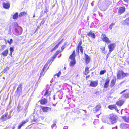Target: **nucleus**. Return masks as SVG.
I'll list each match as a JSON object with an SVG mask.
<instances>
[{"instance_id":"nucleus-1","label":"nucleus","mask_w":129,"mask_h":129,"mask_svg":"<svg viewBox=\"0 0 129 129\" xmlns=\"http://www.w3.org/2000/svg\"><path fill=\"white\" fill-rule=\"evenodd\" d=\"M12 30L13 34L16 36L20 35L23 31L22 28L19 26L16 22L13 23L10 25L9 28V32H11Z\"/></svg>"},{"instance_id":"nucleus-2","label":"nucleus","mask_w":129,"mask_h":129,"mask_svg":"<svg viewBox=\"0 0 129 129\" xmlns=\"http://www.w3.org/2000/svg\"><path fill=\"white\" fill-rule=\"evenodd\" d=\"M117 119L118 117L117 116L113 114H112L109 116V121H105V122L109 124H114L117 122Z\"/></svg>"},{"instance_id":"nucleus-3","label":"nucleus","mask_w":129,"mask_h":129,"mask_svg":"<svg viewBox=\"0 0 129 129\" xmlns=\"http://www.w3.org/2000/svg\"><path fill=\"white\" fill-rule=\"evenodd\" d=\"M129 75L128 73H124L123 71L119 70L117 74V79H122L125 77H127Z\"/></svg>"},{"instance_id":"nucleus-4","label":"nucleus","mask_w":129,"mask_h":129,"mask_svg":"<svg viewBox=\"0 0 129 129\" xmlns=\"http://www.w3.org/2000/svg\"><path fill=\"white\" fill-rule=\"evenodd\" d=\"M75 51L74 50L72 54L69 57L70 59L71 60L70 63V65L71 67L73 66L76 64V61L75 60Z\"/></svg>"},{"instance_id":"nucleus-5","label":"nucleus","mask_w":129,"mask_h":129,"mask_svg":"<svg viewBox=\"0 0 129 129\" xmlns=\"http://www.w3.org/2000/svg\"><path fill=\"white\" fill-rule=\"evenodd\" d=\"M112 3L111 1L110 0H104L103 2L102 6L105 10L107 9L108 6Z\"/></svg>"},{"instance_id":"nucleus-6","label":"nucleus","mask_w":129,"mask_h":129,"mask_svg":"<svg viewBox=\"0 0 129 129\" xmlns=\"http://www.w3.org/2000/svg\"><path fill=\"white\" fill-rule=\"evenodd\" d=\"M31 122H37L39 121L38 118V115L36 113H33L31 115Z\"/></svg>"},{"instance_id":"nucleus-7","label":"nucleus","mask_w":129,"mask_h":129,"mask_svg":"<svg viewBox=\"0 0 129 129\" xmlns=\"http://www.w3.org/2000/svg\"><path fill=\"white\" fill-rule=\"evenodd\" d=\"M22 86L23 84L22 83H20L19 84L18 87L17 88L16 91L18 94L19 97L21 95L22 93Z\"/></svg>"},{"instance_id":"nucleus-8","label":"nucleus","mask_w":129,"mask_h":129,"mask_svg":"<svg viewBox=\"0 0 129 129\" xmlns=\"http://www.w3.org/2000/svg\"><path fill=\"white\" fill-rule=\"evenodd\" d=\"M116 46V44L114 43L110 44L108 45V47L109 51V54H110L111 53L114 49Z\"/></svg>"},{"instance_id":"nucleus-9","label":"nucleus","mask_w":129,"mask_h":129,"mask_svg":"<svg viewBox=\"0 0 129 129\" xmlns=\"http://www.w3.org/2000/svg\"><path fill=\"white\" fill-rule=\"evenodd\" d=\"M101 38L103 41L105 42L107 44H108L111 42L109 39L106 36V35L105 34H102L101 36Z\"/></svg>"},{"instance_id":"nucleus-10","label":"nucleus","mask_w":129,"mask_h":129,"mask_svg":"<svg viewBox=\"0 0 129 129\" xmlns=\"http://www.w3.org/2000/svg\"><path fill=\"white\" fill-rule=\"evenodd\" d=\"M125 7H120L119 8L118 13L119 15H121L125 11Z\"/></svg>"},{"instance_id":"nucleus-11","label":"nucleus","mask_w":129,"mask_h":129,"mask_svg":"<svg viewBox=\"0 0 129 129\" xmlns=\"http://www.w3.org/2000/svg\"><path fill=\"white\" fill-rule=\"evenodd\" d=\"M8 113L6 112L4 115L2 116L0 118L1 120L3 121L6 120L7 119V116H8Z\"/></svg>"},{"instance_id":"nucleus-12","label":"nucleus","mask_w":129,"mask_h":129,"mask_svg":"<svg viewBox=\"0 0 129 129\" xmlns=\"http://www.w3.org/2000/svg\"><path fill=\"white\" fill-rule=\"evenodd\" d=\"M3 7L5 9H8L10 6V3L8 1L4 2L3 3Z\"/></svg>"},{"instance_id":"nucleus-13","label":"nucleus","mask_w":129,"mask_h":129,"mask_svg":"<svg viewBox=\"0 0 129 129\" xmlns=\"http://www.w3.org/2000/svg\"><path fill=\"white\" fill-rule=\"evenodd\" d=\"M129 125L126 123H121L120 125V128L122 129H126L128 127Z\"/></svg>"},{"instance_id":"nucleus-14","label":"nucleus","mask_w":129,"mask_h":129,"mask_svg":"<svg viewBox=\"0 0 129 129\" xmlns=\"http://www.w3.org/2000/svg\"><path fill=\"white\" fill-rule=\"evenodd\" d=\"M123 24L129 27V17L122 21Z\"/></svg>"},{"instance_id":"nucleus-15","label":"nucleus","mask_w":129,"mask_h":129,"mask_svg":"<svg viewBox=\"0 0 129 129\" xmlns=\"http://www.w3.org/2000/svg\"><path fill=\"white\" fill-rule=\"evenodd\" d=\"M28 121V119H26V120L22 121L21 123L19 124V126L18 129H20L21 127L25 124Z\"/></svg>"},{"instance_id":"nucleus-16","label":"nucleus","mask_w":129,"mask_h":129,"mask_svg":"<svg viewBox=\"0 0 129 129\" xmlns=\"http://www.w3.org/2000/svg\"><path fill=\"white\" fill-rule=\"evenodd\" d=\"M98 84L97 81H91L90 83V86L91 87H96L97 85Z\"/></svg>"},{"instance_id":"nucleus-17","label":"nucleus","mask_w":129,"mask_h":129,"mask_svg":"<svg viewBox=\"0 0 129 129\" xmlns=\"http://www.w3.org/2000/svg\"><path fill=\"white\" fill-rule=\"evenodd\" d=\"M42 109L44 112H48L49 111H50L51 110V108L45 107H42Z\"/></svg>"},{"instance_id":"nucleus-18","label":"nucleus","mask_w":129,"mask_h":129,"mask_svg":"<svg viewBox=\"0 0 129 129\" xmlns=\"http://www.w3.org/2000/svg\"><path fill=\"white\" fill-rule=\"evenodd\" d=\"M86 35L93 38H94L95 37V34L91 31L89 32V33H87L86 34Z\"/></svg>"},{"instance_id":"nucleus-19","label":"nucleus","mask_w":129,"mask_h":129,"mask_svg":"<svg viewBox=\"0 0 129 129\" xmlns=\"http://www.w3.org/2000/svg\"><path fill=\"white\" fill-rule=\"evenodd\" d=\"M79 50H80V52L82 53H83V49L82 47V46L77 47V48L76 51L78 53V54L79 53Z\"/></svg>"},{"instance_id":"nucleus-20","label":"nucleus","mask_w":129,"mask_h":129,"mask_svg":"<svg viewBox=\"0 0 129 129\" xmlns=\"http://www.w3.org/2000/svg\"><path fill=\"white\" fill-rule=\"evenodd\" d=\"M109 81L110 80L109 79V78L106 79L105 83L104 86V88H107L108 87Z\"/></svg>"},{"instance_id":"nucleus-21","label":"nucleus","mask_w":129,"mask_h":129,"mask_svg":"<svg viewBox=\"0 0 129 129\" xmlns=\"http://www.w3.org/2000/svg\"><path fill=\"white\" fill-rule=\"evenodd\" d=\"M85 55L86 59V62L87 64H88L90 61V58L88 55L85 54Z\"/></svg>"},{"instance_id":"nucleus-22","label":"nucleus","mask_w":129,"mask_h":129,"mask_svg":"<svg viewBox=\"0 0 129 129\" xmlns=\"http://www.w3.org/2000/svg\"><path fill=\"white\" fill-rule=\"evenodd\" d=\"M50 91H49L48 89H46L44 95V96L45 97H47L48 96H50Z\"/></svg>"},{"instance_id":"nucleus-23","label":"nucleus","mask_w":129,"mask_h":129,"mask_svg":"<svg viewBox=\"0 0 129 129\" xmlns=\"http://www.w3.org/2000/svg\"><path fill=\"white\" fill-rule=\"evenodd\" d=\"M116 82V79L115 78L113 79L110 83V87H112L115 85V83Z\"/></svg>"},{"instance_id":"nucleus-24","label":"nucleus","mask_w":129,"mask_h":129,"mask_svg":"<svg viewBox=\"0 0 129 129\" xmlns=\"http://www.w3.org/2000/svg\"><path fill=\"white\" fill-rule=\"evenodd\" d=\"M101 106L100 105H97L96 107L93 109V111L94 112L98 111L101 108Z\"/></svg>"},{"instance_id":"nucleus-25","label":"nucleus","mask_w":129,"mask_h":129,"mask_svg":"<svg viewBox=\"0 0 129 129\" xmlns=\"http://www.w3.org/2000/svg\"><path fill=\"white\" fill-rule=\"evenodd\" d=\"M8 50L6 49L1 54L4 56H6L8 54Z\"/></svg>"},{"instance_id":"nucleus-26","label":"nucleus","mask_w":129,"mask_h":129,"mask_svg":"<svg viewBox=\"0 0 129 129\" xmlns=\"http://www.w3.org/2000/svg\"><path fill=\"white\" fill-rule=\"evenodd\" d=\"M124 103V101L122 100H119L117 102L116 104L117 105L121 106Z\"/></svg>"},{"instance_id":"nucleus-27","label":"nucleus","mask_w":129,"mask_h":129,"mask_svg":"<svg viewBox=\"0 0 129 129\" xmlns=\"http://www.w3.org/2000/svg\"><path fill=\"white\" fill-rule=\"evenodd\" d=\"M47 102V100L45 99L44 98L42 99L40 101V103L41 104H44Z\"/></svg>"},{"instance_id":"nucleus-28","label":"nucleus","mask_w":129,"mask_h":129,"mask_svg":"<svg viewBox=\"0 0 129 129\" xmlns=\"http://www.w3.org/2000/svg\"><path fill=\"white\" fill-rule=\"evenodd\" d=\"M124 121L126 122H129V118L126 116H123L122 117Z\"/></svg>"},{"instance_id":"nucleus-29","label":"nucleus","mask_w":129,"mask_h":129,"mask_svg":"<svg viewBox=\"0 0 129 129\" xmlns=\"http://www.w3.org/2000/svg\"><path fill=\"white\" fill-rule=\"evenodd\" d=\"M60 52V51H56L55 54H54L53 56L52 57V59H53L52 61H53V60L55 59L56 57V56Z\"/></svg>"},{"instance_id":"nucleus-30","label":"nucleus","mask_w":129,"mask_h":129,"mask_svg":"<svg viewBox=\"0 0 129 129\" xmlns=\"http://www.w3.org/2000/svg\"><path fill=\"white\" fill-rule=\"evenodd\" d=\"M61 43V42H59L57 45H56L51 50V52H53L54 50H56L59 46L60 44Z\"/></svg>"},{"instance_id":"nucleus-31","label":"nucleus","mask_w":129,"mask_h":129,"mask_svg":"<svg viewBox=\"0 0 129 129\" xmlns=\"http://www.w3.org/2000/svg\"><path fill=\"white\" fill-rule=\"evenodd\" d=\"M27 14V12L25 11H23L21 12L19 14V16L21 17L23 16H25Z\"/></svg>"},{"instance_id":"nucleus-32","label":"nucleus","mask_w":129,"mask_h":129,"mask_svg":"<svg viewBox=\"0 0 129 129\" xmlns=\"http://www.w3.org/2000/svg\"><path fill=\"white\" fill-rule=\"evenodd\" d=\"M45 72H46L44 70H43V69H42V70L41 71V72L40 73V76L39 77V80L40 78L41 77H42L44 76V74Z\"/></svg>"},{"instance_id":"nucleus-33","label":"nucleus","mask_w":129,"mask_h":129,"mask_svg":"<svg viewBox=\"0 0 129 129\" xmlns=\"http://www.w3.org/2000/svg\"><path fill=\"white\" fill-rule=\"evenodd\" d=\"M61 74V72L60 71H59L58 73L55 74L54 75V79L55 78H56V76H57V78L59 77Z\"/></svg>"},{"instance_id":"nucleus-34","label":"nucleus","mask_w":129,"mask_h":129,"mask_svg":"<svg viewBox=\"0 0 129 129\" xmlns=\"http://www.w3.org/2000/svg\"><path fill=\"white\" fill-rule=\"evenodd\" d=\"M89 68L88 67H85V75H87L89 72Z\"/></svg>"},{"instance_id":"nucleus-35","label":"nucleus","mask_w":129,"mask_h":129,"mask_svg":"<svg viewBox=\"0 0 129 129\" xmlns=\"http://www.w3.org/2000/svg\"><path fill=\"white\" fill-rule=\"evenodd\" d=\"M116 107V105H110L108 106V108L110 109L113 110Z\"/></svg>"},{"instance_id":"nucleus-36","label":"nucleus","mask_w":129,"mask_h":129,"mask_svg":"<svg viewBox=\"0 0 129 129\" xmlns=\"http://www.w3.org/2000/svg\"><path fill=\"white\" fill-rule=\"evenodd\" d=\"M18 13L17 12L15 13L14 15L13 16V18L14 19H16L18 18Z\"/></svg>"},{"instance_id":"nucleus-37","label":"nucleus","mask_w":129,"mask_h":129,"mask_svg":"<svg viewBox=\"0 0 129 129\" xmlns=\"http://www.w3.org/2000/svg\"><path fill=\"white\" fill-rule=\"evenodd\" d=\"M9 69V67L8 66H7L6 68H5L3 71L2 72L4 73L6 71H8Z\"/></svg>"},{"instance_id":"nucleus-38","label":"nucleus","mask_w":129,"mask_h":129,"mask_svg":"<svg viewBox=\"0 0 129 129\" xmlns=\"http://www.w3.org/2000/svg\"><path fill=\"white\" fill-rule=\"evenodd\" d=\"M48 64L47 63H46L43 68V70H45V72H46L48 69L47 68L48 67Z\"/></svg>"},{"instance_id":"nucleus-39","label":"nucleus","mask_w":129,"mask_h":129,"mask_svg":"<svg viewBox=\"0 0 129 129\" xmlns=\"http://www.w3.org/2000/svg\"><path fill=\"white\" fill-rule=\"evenodd\" d=\"M122 97L125 98H129V93H125L123 95Z\"/></svg>"},{"instance_id":"nucleus-40","label":"nucleus","mask_w":129,"mask_h":129,"mask_svg":"<svg viewBox=\"0 0 129 129\" xmlns=\"http://www.w3.org/2000/svg\"><path fill=\"white\" fill-rule=\"evenodd\" d=\"M56 123H55L51 125L52 129H56V125L55 124Z\"/></svg>"},{"instance_id":"nucleus-41","label":"nucleus","mask_w":129,"mask_h":129,"mask_svg":"<svg viewBox=\"0 0 129 129\" xmlns=\"http://www.w3.org/2000/svg\"><path fill=\"white\" fill-rule=\"evenodd\" d=\"M53 60V59H52V58L50 60H49L48 61L47 63L48 64V65H49V66L50 65L52 62L53 61H52Z\"/></svg>"},{"instance_id":"nucleus-42","label":"nucleus","mask_w":129,"mask_h":129,"mask_svg":"<svg viewBox=\"0 0 129 129\" xmlns=\"http://www.w3.org/2000/svg\"><path fill=\"white\" fill-rule=\"evenodd\" d=\"M106 72V70H102L100 71V74L101 75H103Z\"/></svg>"},{"instance_id":"nucleus-43","label":"nucleus","mask_w":129,"mask_h":129,"mask_svg":"<svg viewBox=\"0 0 129 129\" xmlns=\"http://www.w3.org/2000/svg\"><path fill=\"white\" fill-rule=\"evenodd\" d=\"M13 40L12 39H11L10 40V41L9 40L7 41L9 43L10 45H11V44L13 43Z\"/></svg>"},{"instance_id":"nucleus-44","label":"nucleus","mask_w":129,"mask_h":129,"mask_svg":"<svg viewBox=\"0 0 129 129\" xmlns=\"http://www.w3.org/2000/svg\"><path fill=\"white\" fill-rule=\"evenodd\" d=\"M10 51L11 52V54L12 55V53L14 51V49L13 47H10Z\"/></svg>"},{"instance_id":"nucleus-45","label":"nucleus","mask_w":129,"mask_h":129,"mask_svg":"<svg viewBox=\"0 0 129 129\" xmlns=\"http://www.w3.org/2000/svg\"><path fill=\"white\" fill-rule=\"evenodd\" d=\"M48 12V8L47 7H46L45 8V10L44 12V13H47Z\"/></svg>"},{"instance_id":"nucleus-46","label":"nucleus","mask_w":129,"mask_h":129,"mask_svg":"<svg viewBox=\"0 0 129 129\" xmlns=\"http://www.w3.org/2000/svg\"><path fill=\"white\" fill-rule=\"evenodd\" d=\"M115 25V23H112L111 24V25L110 26L109 28L110 29H112V28Z\"/></svg>"},{"instance_id":"nucleus-47","label":"nucleus","mask_w":129,"mask_h":129,"mask_svg":"<svg viewBox=\"0 0 129 129\" xmlns=\"http://www.w3.org/2000/svg\"><path fill=\"white\" fill-rule=\"evenodd\" d=\"M1 50H3L6 47V46L5 45H2L1 46Z\"/></svg>"},{"instance_id":"nucleus-48","label":"nucleus","mask_w":129,"mask_h":129,"mask_svg":"<svg viewBox=\"0 0 129 129\" xmlns=\"http://www.w3.org/2000/svg\"><path fill=\"white\" fill-rule=\"evenodd\" d=\"M82 42L81 41H80L79 42V43L78 45V47H79V46H81V45L82 44Z\"/></svg>"},{"instance_id":"nucleus-49","label":"nucleus","mask_w":129,"mask_h":129,"mask_svg":"<svg viewBox=\"0 0 129 129\" xmlns=\"http://www.w3.org/2000/svg\"><path fill=\"white\" fill-rule=\"evenodd\" d=\"M109 52L108 53V54H107V56H106V57L107 58H107H108V57L109 56V55H110V54H109Z\"/></svg>"},{"instance_id":"nucleus-50","label":"nucleus","mask_w":129,"mask_h":129,"mask_svg":"<svg viewBox=\"0 0 129 129\" xmlns=\"http://www.w3.org/2000/svg\"><path fill=\"white\" fill-rule=\"evenodd\" d=\"M45 22V21H44V20L42 21L41 22V24H44V23Z\"/></svg>"},{"instance_id":"nucleus-51","label":"nucleus","mask_w":129,"mask_h":129,"mask_svg":"<svg viewBox=\"0 0 129 129\" xmlns=\"http://www.w3.org/2000/svg\"><path fill=\"white\" fill-rule=\"evenodd\" d=\"M127 89H126V90H124L123 91L121 92L120 93V94H121L122 93H124V92H125V91H126L127 90Z\"/></svg>"},{"instance_id":"nucleus-52","label":"nucleus","mask_w":129,"mask_h":129,"mask_svg":"<svg viewBox=\"0 0 129 129\" xmlns=\"http://www.w3.org/2000/svg\"><path fill=\"white\" fill-rule=\"evenodd\" d=\"M101 49L102 51H104L105 49V47H103L102 48H101Z\"/></svg>"},{"instance_id":"nucleus-53","label":"nucleus","mask_w":129,"mask_h":129,"mask_svg":"<svg viewBox=\"0 0 129 129\" xmlns=\"http://www.w3.org/2000/svg\"><path fill=\"white\" fill-rule=\"evenodd\" d=\"M114 109H115V110L117 112H118V109H117L116 108V107Z\"/></svg>"},{"instance_id":"nucleus-54","label":"nucleus","mask_w":129,"mask_h":129,"mask_svg":"<svg viewBox=\"0 0 129 129\" xmlns=\"http://www.w3.org/2000/svg\"><path fill=\"white\" fill-rule=\"evenodd\" d=\"M11 117L10 115H9L8 117L7 116V119H9Z\"/></svg>"},{"instance_id":"nucleus-55","label":"nucleus","mask_w":129,"mask_h":129,"mask_svg":"<svg viewBox=\"0 0 129 129\" xmlns=\"http://www.w3.org/2000/svg\"><path fill=\"white\" fill-rule=\"evenodd\" d=\"M64 48V46H62L61 47V49L62 50H63Z\"/></svg>"},{"instance_id":"nucleus-56","label":"nucleus","mask_w":129,"mask_h":129,"mask_svg":"<svg viewBox=\"0 0 129 129\" xmlns=\"http://www.w3.org/2000/svg\"><path fill=\"white\" fill-rule=\"evenodd\" d=\"M117 126H116L115 127H113L112 128V129H117Z\"/></svg>"},{"instance_id":"nucleus-57","label":"nucleus","mask_w":129,"mask_h":129,"mask_svg":"<svg viewBox=\"0 0 129 129\" xmlns=\"http://www.w3.org/2000/svg\"><path fill=\"white\" fill-rule=\"evenodd\" d=\"M124 1L126 2H128L129 1V0H124Z\"/></svg>"},{"instance_id":"nucleus-58","label":"nucleus","mask_w":129,"mask_h":129,"mask_svg":"<svg viewBox=\"0 0 129 129\" xmlns=\"http://www.w3.org/2000/svg\"><path fill=\"white\" fill-rule=\"evenodd\" d=\"M40 118H41L42 120L44 119V117H40Z\"/></svg>"},{"instance_id":"nucleus-59","label":"nucleus","mask_w":129,"mask_h":129,"mask_svg":"<svg viewBox=\"0 0 129 129\" xmlns=\"http://www.w3.org/2000/svg\"><path fill=\"white\" fill-rule=\"evenodd\" d=\"M90 76L89 75H88V76H87L86 77V78H89Z\"/></svg>"},{"instance_id":"nucleus-60","label":"nucleus","mask_w":129,"mask_h":129,"mask_svg":"<svg viewBox=\"0 0 129 129\" xmlns=\"http://www.w3.org/2000/svg\"><path fill=\"white\" fill-rule=\"evenodd\" d=\"M19 106H18V107H17V111H20V110H19Z\"/></svg>"},{"instance_id":"nucleus-61","label":"nucleus","mask_w":129,"mask_h":129,"mask_svg":"<svg viewBox=\"0 0 129 129\" xmlns=\"http://www.w3.org/2000/svg\"><path fill=\"white\" fill-rule=\"evenodd\" d=\"M124 81H123V82H121L120 83V85H121V84H122V83H123V82H124Z\"/></svg>"},{"instance_id":"nucleus-62","label":"nucleus","mask_w":129,"mask_h":129,"mask_svg":"<svg viewBox=\"0 0 129 129\" xmlns=\"http://www.w3.org/2000/svg\"><path fill=\"white\" fill-rule=\"evenodd\" d=\"M35 14H34L33 16V18H34L35 17Z\"/></svg>"},{"instance_id":"nucleus-63","label":"nucleus","mask_w":129,"mask_h":129,"mask_svg":"<svg viewBox=\"0 0 129 129\" xmlns=\"http://www.w3.org/2000/svg\"><path fill=\"white\" fill-rule=\"evenodd\" d=\"M67 127L65 126V129H67Z\"/></svg>"},{"instance_id":"nucleus-64","label":"nucleus","mask_w":129,"mask_h":129,"mask_svg":"<svg viewBox=\"0 0 129 129\" xmlns=\"http://www.w3.org/2000/svg\"><path fill=\"white\" fill-rule=\"evenodd\" d=\"M128 14H127L126 15V16H128Z\"/></svg>"}]
</instances>
